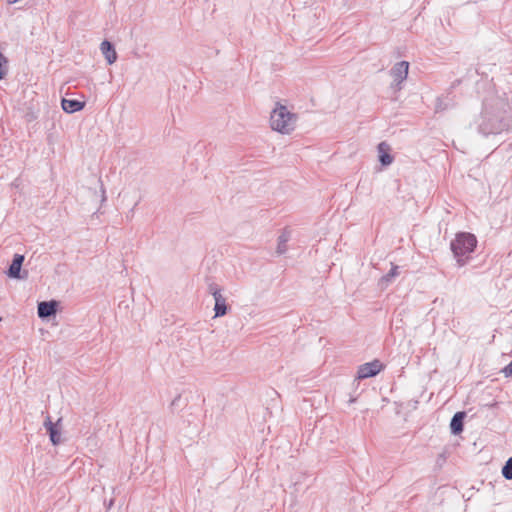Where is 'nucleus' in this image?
I'll list each match as a JSON object with an SVG mask.
<instances>
[{"label":"nucleus","mask_w":512,"mask_h":512,"mask_svg":"<svg viewBox=\"0 0 512 512\" xmlns=\"http://www.w3.org/2000/svg\"><path fill=\"white\" fill-rule=\"evenodd\" d=\"M297 120V114L292 113L285 105L277 103L270 114V127L280 134L289 135L295 130Z\"/></svg>","instance_id":"1"},{"label":"nucleus","mask_w":512,"mask_h":512,"mask_svg":"<svg viewBox=\"0 0 512 512\" xmlns=\"http://www.w3.org/2000/svg\"><path fill=\"white\" fill-rule=\"evenodd\" d=\"M477 244L476 237L471 233H459L451 242V250L459 266L466 263L468 255L474 251Z\"/></svg>","instance_id":"2"},{"label":"nucleus","mask_w":512,"mask_h":512,"mask_svg":"<svg viewBox=\"0 0 512 512\" xmlns=\"http://www.w3.org/2000/svg\"><path fill=\"white\" fill-rule=\"evenodd\" d=\"M383 369V364L379 360H374L359 366L357 371L358 379H366L377 375Z\"/></svg>","instance_id":"3"},{"label":"nucleus","mask_w":512,"mask_h":512,"mask_svg":"<svg viewBox=\"0 0 512 512\" xmlns=\"http://www.w3.org/2000/svg\"><path fill=\"white\" fill-rule=\"evenodd\" d=\"M61 420L62 419L59 418L56 423H53L51 421L50 416H47L44 421V427L46 428V430L49 434V437H50V441L52 442L53 445H58L62 442L61 432H60V429L58 428Z\"/></svg>","instance_id":"4"},{"label":"nucleus","mask_w":512,"mask_h":512,"mask_svg":"<svg viewBox=\"0 0 512 512\" xmlns=\"http://www.w3.org/2000/svg\"><path fill=\"white\" fill-rule=\"evenodd\" d=\"M409 63L407 61H401L394 65L391 69V76L393 77V83L399 85L402 83L408 75Z\"/></svg>","instance_id":"5"},{"label":"nucleus","mask_w":512,"mask_h":512,"mask_svg":"<svg viewBox=\"0 0 512 512\" xmlns=\"http://www.w3.org/2000/svg\"><path fill=\"white\" fill-rule=\"evenodd\" d=\"M57 311L56 301H43L38 304V316L42 319L55 315Z\"/></svg>","instance_id":"6"},{"label":"nucleus","mask_w":512,"mask_h":512,"mask_svg":"<svg viewBox=\"0 0 512 512\" xmlns=\"http://www.w3.org/2000/svg\"><path fill=\"white\" fill-rule=\"evenodd\" d=\"M23 261H24V256L23 255H20V254H15L14 255V258H13L12 263H11V265L9 267V270H8V276L9 277L15 278V279H22V278H24L20 274L21 266L23 264Z\"/></svg>","instance_id":"7"},{"label":"nucleus","mask_w":512,"mask_h":512,"mask_svg":"<svg viewBox=\"0 0 512 512\" xmlns=\"http://www.w3.org/2000/svg\"><path fill=\"white\" fill-rule=\"evenodd\" d=\"M100 50L109 65L116 62L117 53H116L113 45L109 41L104 40L100 45Z\"/></svg>","instance_id":"8"},{"label":"nucleus","mask_w":512,"mask_h":512,"mask_svg":"<svg viewBox=\"0 0 512 512\" xmlns=\"http://www.w3.org/2000/svg\"><path fill=\"white\" fill-rule=\"evenodd\" d=\"M379 161L383 166H388L393 162V157L390 155V146L386 142L379 143L378 147Z\"/></svg>","instance_id":"9"},{"label":"nucleus","mask_w":512,"mask_h":512,"mask_svg":"<svg viewBox=\"0 0 512 512\" xmlns=\"http://www.w3.org/2000/svg\"><path fill=\"white\" fill-rule=\"evenodd\" d=\"M61 106L66 113H74L82 110L85 106V103L80 102L78 100H70L63 98L61 101Z\"/></svg>","instance_id":"10"},{"label":"nucleus","mask_w":512,"mask_h":512,"mask_svg":"<svg viewBox=\"0 0 512 512\" xmlns=\"http://www.w3.org/2000/svg\"><path fill=\"white\" fill-rule=\"evenodd\" d=\"M465 417L464 412H457L451 419L450 429L455 435L460 434L463 431V419Z\"/></svg>","instance_id":"11"},{"label":"nucleus","mask_w":512,"mask_h":512,"mask_svg":"<svg viewBox=\"0 0 512 512\" xmlns=\"http://www.w3.org/2000/svg\"><path fill=\"white\" fill-rule=\"evenodd\" d=\"M215 305H214V311L215 316L214 317H222L227 314L228 306L226 304V298L221 295L217 298H214Z\"/></svg>","instance_id":"12"},{"label":"nucleus","mask_w":512,"mask_h":512,"mask_svg":"<svg viewBox=\"0 0 512 512\" xmlns=\"http://www.w3.org/2000/svg\"><path fill=\"white\" fill-rule=\"evenodd\" d=\"M290 239V232L284 230L278 237L276 252L278 255H282L287 251V242Z\"/></svg>","instance_id":"13"},{"label":"nucleus","mask_w":512,"mask_h":512,"mask_svg":"<svg viewBox=\"0 0 512 512\" xmlns=\"http://www.w3.org/2000/svg\"><path fill=\"white\" fill-rule=\"evenodd\" d=\"M8 72V59L0 52V80L4 79Z\"/></svg>","instance_id":"14"},{"label":"nucleus","mask_w":512,"mask_h":512,"mask_svg":"<svg viewBox=\"0 0 512 512\" xmlns=\"http://www.w3.org/2000/svg\"><path fill=\"white\" fill-rule=\"evenodd\" d=\"M502 475L507 480H512V457L507 460L502 468Z\"/></svg>","instance_id":"15"},{"label":"nucleus","mask_w":512,"mask_h":512,"mask_svg":"<svg viewBox=\"0 0 512 512\" xmlns=\"http://www.w3.org/2000/svg\"><path fill=\"white\" fill-rule=\"evenodd\" d=\"M398 275V266L393 265L389 273L381 278V283H389L395 276Z\"/></svg>","instance_id":"16"},{"label":"nucleus","mask_w":512,"mask_h":512,"mask_svg":"<svg viewBox=\"0 0 512 512\" xmlns=\"http://www.w3.org/2000/svg\"><path fill=\"white\" fill-rule=\"evenodd\" d=\"M208 292L213 296V298H217V297L223 295L221 288L215 283L209 284Z\"/></svg>","instance_id":"17"},{"label":"nucleus","mask_w":512,"mask_h":512,"mask_svg":"<svg viewBox=\"0 0 512 512\" xmlns=\"http://www.w3.org/2000/svg\"><path fill=\"white\" fill-rule=\"evenodd\" d=\"M98 183H99V186H100V188H99V201H100V203H103L106 200V191H105L103 183H102V181L100 179H98Z\"/></svg>","instance_id":"18"},{"label":"nucleus","mask_w":512,"mask_h":512,"mask_svg":"<svg viewBox=\"0 0 512 512\" xmlns=\"http://www.w3.org/2000/svg\"><path fill=\"white\" fill-rule=\"evenodd\" d=\"M37 118H38V115H37V113H36L35 111H33V110H29V111L26 113V115H25V119H26V121H28V122H32V121L36 120Z\"/></svg>","instance_id":"19"},{"label":"nucleus","mask_w":512,"mask_h":512,"mask_svg":"<svg viewBox=\"0 0 512 512\" xmlns=\"http://www.w3.org/2000/svg\"><path fill=\"white\" fill-rule=\"evenodd\" d=\"M506 377H512V361L502 370Z\"/></svg>","instance_id":"20"}]
</instances>
